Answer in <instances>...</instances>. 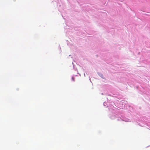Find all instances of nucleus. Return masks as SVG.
I'll return each instance as SVG.
<instances>
[{
    "instance_id": "1",
    "label": "nucleus",
    "mask_w": 150,
    "mask_h": 150,
    "mask_svg": "<svg viewBox=\"0 0 150 150\" xmlns=\"http://www.w3.org/2000/svg\"><path fill=\"white\" fill-rule=\"evenodd\" d=\"M72 80L74 81H75V79L74 77H72Z\"/></svg>"
}]
</instances>
